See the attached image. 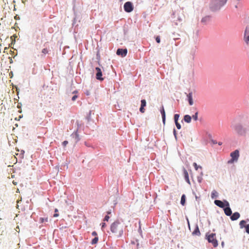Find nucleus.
Wrapping results in <instances>:
<instances>
[{"label":"nucleus","instance_id":"obj_1","mask_svg":"<svg viewBox=\"0 0 249 249\" xmlns=\"http://www.w3.org/2000/svg\"><path fill=\"white\" fill-rule=\"evenodd\" d=\"M110 230L114 236L119 238L123 234L124 225L118 220H117L111 224Z\"/></svg>","mask_w":249,"mask_h":249},{"label":"nucleus","instance_id":"obj_2","mask_svg":"<svg viewBox=\"0 0 249 249\" xmlns=\"http://www.w3.org/2000/svg\"><path fill=\"white\" fill-rule=\"evenodd\" d=\"M227 0H215V2L212 3L211 4V9L213 11L219 10L227 2Z\"/></svg>","mask_w":249,"mask_h":249},{"label":"nucleus","instance_id":"obj_3","mask_svg":"<svg viewBox=\"0 0 249 249\" xmlns=\"http://www.w3.org/2000/svg\"><path fill=\"white\" fill-rule=\"evenodd\" d=\"M233 129L237 134L241 136H245L247 134V130L241 124H238L233 126Z\"/></svg>","mask_w":249,"mask_h":249},{"label":"nucleus","instance_id":"obj_4","mask_svg":"<svg viewBox=\"0 0 249 249\" xmlns=\"http://www.w3.org/2000/svg\"><path fill=\"white\" fill-rule=\"evenodd\" d=\"M231 158L230 160L229 161V163H232L234 161H237L239 157V151L238 150H235L233 152H231L230 154Z\"/></svg>","mask_w":249,"mask_h":249},{"label":"nucleus","instance_id":"obj_5","mask_svg":"<svg viewBox=\"0 0 249 249\" xmlns=\"http://www.w3.org/2000/svg\"><path fill=\"white\" fill-rule=\"evenodd\" d=\"M207 239L209 243H212L214 247H216L218 245L217 241L215 239V234L211 233L207 236Z\"/></svg>","mask_w":249,"mask_h":249},{"label":"nucleus","instance_id":"obj_6","mask_svg":"<svg viewBox=\"0 0 249 249\" xmlns=\"http://www.w3.org/2000/svg\"><path fill=\"white\" fill-rule=\"evenodd\" d=\"M124 11L128 13L131 12L133 10L132 4L129 1L125 2L124 4Z\"/></svg>","mask_w":249,"mask_h":249},{"label":"nucleus","instance_id":"obj_7","mask_svg":"<svg viewBox=\"0 0 249 249\" xmlns=\"http://www.w3.org/2000/svg\"><path fill=\"white\" fill-rule=\"evenodd\" d=\"M214 204L218 207L224 208L225 206H229V203L228 201H225V204L221 200H215L214 201Z\"/></svg>","mask_w":249,"mask_h":249},{"label":"nucleus","instance_id":"obj_8","mask_svg":"<svg viewBox=\"0 0 249 249\" xmlns=\"http://www.w3.org/2000/svg\"><path fill=\"white\" fill-rule=\"evenodd\" d=\"M95 70L97 71V73L96 74V78L98 80H103V78L102 77V71H101V70L100 69V68H99L98 67H96L95 68Z\"/></svg>","mask_w":249,"mask_h":249},{"label":"nucleus","instance_id":"obj_9","mask_svg":"<svg viewBox=\"0 0 249 249\" xmlns=\"http://www.w3.org/2000/svg\"><path fill=\"white\" fill-rule=\"evenodd\" d=\"M127 53V51L126 49H118L117 50L116 53L118 55H121L122 56H126Z\"/></svg>","mask_w":249,"mask_h":249},{"label":"nucleus","instance_id":"obj_10","mask_svg":"<svg viewBox=\"0 0 249 249\" xmlns=\"http://www.w3.org/2000/svg\"><path fill=\"white\" fill-rule=\"evenodd\" d=\"M146 102L145 100L143 99L141 100V105L140 108V111L142 113H144L145 111V109L144 107L146 106Z\"/></svg>","mask_w":249,"mask_h":249},{"label":"nucleus","instance_id":"obj_11","mask_svg":"<svg viewBox=\"0 0 249 249\" xmlns=\"http://www.w3.org/2000/svg\"><path fill=\"white\" fill-rule=\"evenodd\" d=\"M240 213L238 212H235L234 213H233L231 216V219L232 221H234V220H236L237 219H238L239 217H240Z\"/></svg>","mask_w":249,"mask_h":249},{"label":"nucleus","instance_id":"obj_12","mask_svg":"<svg viewBox=\"0 0 249 249\" xmlns=\"http://www.w3.org/2000/svg\"><path fill=\"white\" fill-rule=\"evenodd\" d=\"M187 97H188V101H189V105L192 106L194 104V102H193V94L192 92H190L188 95H187Z\"/></svg>","mask_w":249,"mask_h":249},{"label":"nucleus","instance_id":"obj_13","mask_svg":"<svg viewBox=\"0 0 249 249\" xmlns=\"http://www.w3.org/2000/svg\"><path fill=\"white\" fill-rule=\"evenodd\" d=\"M160 113L162 115V122L163 124H165V112L164 109V107L163 106H162L161 109H160Z\"/></svg>","mask_w":249,"mask_h":249},{"label":"nucleus","instance_id":"obj_14","mask_svg":"<svg viewBox=\"0 0 249 249\" xmlns=\"http://www.w3.org/2000/svg\"><path fill=\"white\" fill-rule=\"evenodd\" d=\"M224 213L227 216H230L232 214V212L229 206H227L224 209Z\"/></svg>","mask_w":249,"mask_h":249},{"label":"nucleus","instance_id":"obj_15","mask_svg":"<svg viewBox=\"0 0 249 249\" xmlns=\"http://www.w3.org/2000/svg\"><path fill=\"white\" fill-rule=\"evenodd\" d=\"M193 235L199 236L200 235V232L197 225L196 226L195 230L192 232Z\"/></svg>","mask_w":249,"mask_h":249},{"label":"nucleus","instance_id":"obj_16","mask_svg":"<svg viewBox=\"0 0 249 249\" xmlns=\"http://www.w3.org/2000/svg\"><path fill=\"white\" fill-rule=\"evenodd\" d=\"M191 117L189 115H185L184 116V120L187 123H190L191 122Z\"/></svg>","mask_w":249,"mask_h":249},{"label":"nucleus","instance_id":"obj_17","mask_svg":"<svg viewBox=\"0 0 249 249\" xmlns=\"http://www.w3.org/2000/svg\"><path fill=\"white\" fill-rule=\"evenodd\" d=\"M184 174L185 180L188 182L190 183L189 178V175L187 171L186 170L184 171Z\"/></svg>","mask_w":249,"mask_h":249},{"label":"nucleus","instance_id":"obj_18","mask_svg":"<svg viewBox=\"0 0 249 249\" xmlns=\"http://www.w3.org/2000/svg\"><path fill=\"white\" fill-rule=\"evenodd\" d=\"M185 199H186V196H185V195H183L182 196H181V201H180V203L182 205L184 206L185 205Z\"/></svg>","mask_w":249,"mask_h":249},{"label":"nucleus","instance_id":"obj_19","mask_svg":"<svg viewBox=\"0 0 249 249\" xmlns=\"http://www.w3.org/2000/svg\"><path fill=\"white\" fill-rule=\"evenodd\" d=\"M217 196H218V193H217V192L216 191L213 190L212 192V194H211V197H212V198H214L217 197Z\"/></svg>","mask_w":249,"mask_h":249},{"label":"nucleus","instance_id":"obj_20","mask_svg":"<svg viewBox=\"0 0 249 249\" xmlns=\"http://www.w3.org/2000/svg\"><path fill=\"white\" fill-rule=\"evenodd\" d=\"M246 223V222L245 220H241L239 223L240 228H244V227L246 226L245 225Z\"/></svg>","mask_w":249,"mask_h":249},{"label":"nucleus","instance_id":"obj_21","mask_svg":"<svg viewBox=\"0 0 249 249\" xmlns=\"http://www.w3.org/2000/svg\"><path fill=\"white\" fill-rule=\"evenodd\" d=\"M98 241V237H95L91 241L92 244H96Z\"/></svg>","mask_w":249,"mask_h":249},{"label":"nucleus","instance_id":"obj_22","mask_svg":"<svg viewBox=\"0 0 249 249\" xmlns=\"http://www.w3.org/2000/svg\"><path fill=\"white\" fill-rule=\"evenodd\" d=\"M49 53V51H48V49H47V48H44L42 50V53H43L44 54H47V53Z\"/></svg>","mask_w":249,"mask_h":249},{"label":"nucleus","instance_id":"obj_23","mask_svg":"<svg viewBox=\"0 0 249 249\" xmlns=\"http://www.w3.org/2000/svg\"><path fill=\"white\" fill-rule=\"evenodd\" d=\"M179 117V115L176 114L174 115V120L175 122H178V118Z\"/></svg>","mask_w":249,"mask_h":249},{"label":"nucleus","instance_id":"obj_24","mask_svg":"<svg viewBox=\"0 0 249 249\" xmlns=\"http://www.w3.org/2000/svg\"><path fill=\"white\" fill-rule=\"evenodd\" d=\"M209 18H210L209 17H204V18H202L201 21L202 22H205L206 21L208 20L209 19Z\"/></svg>","mask_w":249,"mask_h":249},{"label":"nucleus","instance_id":"obj_25","mask_svg":"<svg viewBox=\"0 0 249 249\" xmlns=\"http://www.w3.org/2000/svg\"><path fill=\"white\" fill-rule=\"evenodd\" d=\"M40 221L41 223H44V222H47L48 221V218H43V217H41L40 218Z\"/></svg>","mask_w":249,"mask_h":249},{"label":"nucleus","instance_id":"obj_26","mask_svg":"<svg viewBox=\"0 0 249 249\" xmlns=\"http://www.w3.org/2000/svg\"><path fill=\"white\" fill-rule=\"evenodd\" d=\"M197 115H198V112H196L195 115H193L192 116V118L193 119L195 120V121H196L197 120Z\"/></svg>","mask_w":249,"mask_h":249},{"label":"nucleus","instance_id":"obj_27","mask_svg":"<svg viewBox=\"0 0 249 249\" xmlns=\"http://www.w3.org/2000/svg\"><path fill=\"white\" fill-rule=\"evenodd\" d=\"M193 165L196 170H197L198 168H201V167L200 166H198L196 162L193 163Z\"/></svg>","mask_w":249,"mask_h":249},{"label":"nucleus","instance_id":"obj_28","mask_svg":"<svg viewBox=\"0 0 249 249\" xmlns=\"http://www.w3.org/2000/svg\"><path fill=\"white\" fill-rule=\"evenodd\" d=\"M244 228H245L246 229V231L249 234V224H247L246 225Z\"/></svg>","mask_w":249,"mask_h":249},{"label":"nucleus","instance_id":"obj_29","mask_svg":"<svg viewBox=\"0 0 249 249\" xmlns=\"http://www.w3.org/2000/svg\"><path fill=\"white\" fill-rule=\"evenodd\" d=\"M55 213L53 214V217H58L59 214L57 213L58 210L57 209H55L54 210Z\"/></svg>","mask_w":249,"mask_h":249},{"label":"nucleus","instance_id":"obj_30","mask_svg":"<svg viewBox=\"0 0 249 249\" xmlns=\"http://www.w3.org/2000/svg\"><path fill=\"white\" fill-rule=\"evenodd\" d=\"M175 124L177 128L180 129L181 128V125L178 123V122H175Z\"/></svg>","mask_w":249,"mask_h":249},{"label":"nucleus","instance_id":"obj_31","mask_svg":"<svg viewBox=\"0 0 249 249\" xmlns=\"http://www.w3.org/2000/svg\"><path fill=\"white\" fill-rule=\"evenodd\" d=\"M156 40L157 41V43H160V37L159 36H157L156 37Z\"/></svg>","mask_w":249,"mask_h":249},{"label":"nucleus","instance_id":"obj_32","mask_svg":"<svg viewBox=\"0 0 249 249\" xmlns=\"http://www.w3.org/2000/svg\"><path fill=\"white\" fill-rule=\"evenodd\" d=\"M109 219V216L108 215H106L105 217L104 220V221H108Z\"/></svg>","mask_w":249,"mask_h":249},{"label":"nucleus","instance_id":"obj_33","mask_svg":"<svg viewBox=\"0 0 249 249\" xmlns=\"http://www.w3.org/2000/svg\"><path fill=\"white\" fill-rule=\"evenodd\" d=\"M78 96L77 95H74L72 97V99L71 100L73 101H74L76 100V99L77 98Z\"/></svg>","mask_w":249,"mask_h":249},{"label":"nucleus","instance_id":"obj_34","mask_svg":"<svg viewBox=\"0 0 249 249\" xmlns=\"http://www.w3.org/2000/svg\"><path fill=\"white\" fill-rule=\"evenodd\" d=\"M68 143V142L67 141H65L63 142L62 144L64 146H66Z\"/></svg>","mask_w":249,"mask_h":249},{"label":"nucleus","instance_id":"obj_35","mask_svg":"<svg viewBox=\"0 0 249 249\" xmlns=\"http://www.w3.org/2000/svg\"><path fill=\"white\" fill-rule=\"evenodd\" d=\"M106 226V224L105 223H101V228L103 230L105 227Z\"/></svg>","mask_w":249,"mask_h":249},{"label":"nucleus","instance_id":"obj_36","mask_svg":"<svg viewBox=\"0 0 249 249\" xmlns=\"http://www.w3.org/2000/svg\"><path fill=\"white\" fill-rule=\"evenodd\" d=\"M92 235L94 236L95 237H97V233L95 231H94L92 232Z\"/></svg>","mask_w":249,"mask_h":249},{"label":"nucleus","instance_id":"obj_37","mask_svg":"<svg viewBox=\"0 0 249 249\" xmlns=\"http://www.w3.org/2000/svg\"><path fill=\"white\" fill-rule=\"evenodd\" d=\"M174 134L176 135V130L175 129L174 130Z\"/></svg>","mask_w":249,"mask_h":249},{"label":"nucleus","instance_id":"obj_38","mask_svg":"<svg viewBox=\"0 0 249 249\" xmlns=\"http://www.w3.org/2000/svg\"><path fill=\"white\" fill-rule=\"evenodd\" d=\"M73 93H77V91H74Z\"/></svg>","mask_w":249,"mask_h":249},{"label":"nucleus","instance_id":"obj_39","mask_svg":"<svg viewBox=\"0 0 249 249\" xmlns=\"http://www.w3.org/2000/svg\"><path fill=\"white\" fill-rule=\"evenodd\" d=\"M110 212H107V214H110Z\"/></svg>","mask_w":249,"mask_h":249}]
</instances>
